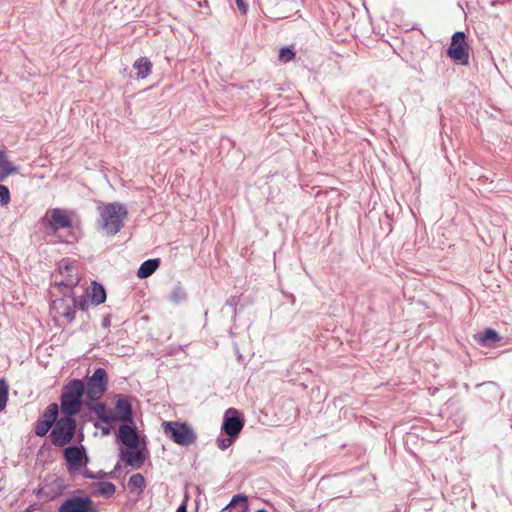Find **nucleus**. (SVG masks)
Here are the masks:
<instances>
[{
    "label": "nucleus",
    "mask_w": 512,
    "mask_h": 512,
    "mask_svg": "<svg viewBox=\"0 0 512 512\" xmlns=\"http://www.w3.org/2000/svg\"><path fill=\"white\" fill-rule=\"evenodd\" d=\"M75 432L76 421L73 416L63 415L53 426L49 438L54 446L64 447L72 441Z\"/></svg>",
    "instance_id": "4"
},
{
    "label": "nucleus",
    "mask_w": 512,
    "mask_h": 512,
    "mask_svg": "<svg viewBox=\"0 0 512 512\" xmlns=\"http://www.w3.org/2000/svg\"><path fill=\"white\" fill-rule=\"evenodd\" d=\"M94 412L102 422L106 424L114 423V416H112V410L108 409L104 403H97L94 407Z\"/></svg>",
    "instance_id": "19"
},
{
    "label": "nucleus",
    "mask_w": 512,
    "mask_h": 512,
    "mask_svg": "<svg viewBox=\"0 0 512 512\" xmlns=\"http://www.w3.org/2000/svg\"><path fill=\"white\" fill-rule=\"evenodd\" d=\"M43 220L47 223L50 234L55 237H60L58 234L60 230H69L72 227V220L70 216L66 210L61 208L48 210Z\"/></svg>",
    "instance_id": "6"
},
{
    "label": "nucleus",
    "mask_w": 512,
    "mask_h": 512,
    "mask_svg": "<svg viewBox=\"0 0 512 512\" xmlns=\"http://www.w3.org/2000/svg\"><path fill=\"white\" fill-rule=\"evenodd\" d=\"M85 394V384L82 380L69 381L63 388L61 395V412L63 415L75 416L82 408V397Z\"/></svg>",
    "instance_id": "2"
},
{
    "label": "nucleus",
    "mask_w": 512,
    "mask_h": 512,
    "mask_svg": "<svg viewBox=\"0 0 512 512\" xmlns=\"http://www.w3.org/2000/svg\"><path fill=\"white\" fill-rule=\"evenodd\" d=\"M162 427L165 435L177 445L188 447L197 440L196 432L185 422L164 421Z\"/></svg>",
    "instance_id": "3"
},
{
    "label": "nucleus",
    "mask_w": 512,
    "mask_h": 512,
    "mask_svg": "<svg viewBox=\"0 0 512 512\" xmlns=\"http://www.w3.org/2000/svg\"><path fill=\"white\" fill-rule=\"evenodd\" d=\"M244 426L240 412L235 408H228L224 413L222 430L227 436L237 437Z\"/></svg>",
    "instance_id": "8"
},
{
    "label": "nucleus",
    "mask_w": 512,
    "mask_h": 512,
    "mask_svg": "<svg viewBox=\"0 0 512 512\" xmlns=\"http://www.w3.org/2000/svg\"><path fill=\"white\" fill-rule=\"evenodd\" d=\"M8 176L9 175H6V173L4 171L0 170V182L5 181Z\"/></svg>",
    "instance_id": "35"
},
{
    "label": "nucleus",
    "mask_w": 512,
    "mask_h": 512,
    "mask_svg": "<svg viewBox=\"0 0 512 512\" xmlns=\"http://www.w3.org/2000/svg\"><path fill=\"white\" fill-rule=\"evenodd\" d=\"M121 459L127 465H130L134 468H140L144 463V455L142 451L137 448L121 450Z\"/></svg>",
    "instance_id": "15"
},
{
    "label": "nucleus",
    "mask_w": 512,
    "mask_h": 512,
    "mask_svg": "<svg viewBox=\"0 0 512 512\" xmlns=\"http://www.w3.org/2000/svg\"><path fill=\"white\" fill-rule=\"evenodd\" d=\"M500 340V335L492 328H487L480 336V343L483 346H488L490 343Z\"/></svg>",
    "instance_id": "22"
},
{
    "label": "nucleus",
    "mask_w": 512,
    "mask_h": 512,
    "mask_svg": "<svg viewBox=\"0 0 512 512\" xmlns=\"http://www.w3.org/2000/svg\"><path fill=\"white\" fill-rule=\"evenodd\" d=\"M10 192L9 189L5 186L0 184V206H6L10 202Z\"/></svg>",
    "instance_id": "28"
},
{
    "label": "nucleus",
    "mask_w": 512,
    "mask_h": 512,
    "mask_svg": "<svg viewBox=\"0 0 512 512\" xmlns=\"http://www.w3.org/2000/svg\"><path fill=\"white\" fill-rule=\"evenodd\" d=\"M51 312L56 317H64L71 322L75 318L76 301H71V297L55 299L51 304Z\"/></svg>",
    "instance_id": "12"
},
{
    "label": "nucleus",
    "mask_w": 512,
    "mask_h": 512,
    "mask_svg": "<svg viewBox=\"0 0 512 512\" xmlns=\"http://www.w3.org/2000/svg\"><path fill=\"white\" fill-rule=\"evenodd\" d=\"M102 434L103 435H109L110 434V429L109 428H102Z\"/></svg>",
    "instance_id": "36"
},
{
    "label": "nucleus",
    "mask_w": 512,
    "mask_h": 512,
    "mask_svg": "<svg viewBox=\"0 0 512 512\" xmlns=\"http://www.w3.org/2000/svg\"><path fill=\"white\" fill-rule=\"evenodd\" d=\"M235 440V437H226V438H217V446L221 450H226L228 447H230Z\"/></svg>",
    "instance_id": "29"
},
{
    "label": "nucleus",
    "mask_w": 512,
    "mask_h": 512,
    "mask_svg": "<svg viewBox=\"0 0 512 512\" xmlns=\"http://www.w3.org/2000/svg\"><path fill=\"white\" fill-rule=\"evenodd\" d=\"M0 170L4 171L6 175H11L18 171V167L8 160L4 151H0Z\"/></svg>",
    "instance_id": "23"
},
{
    "label": "nucleus",
    "mask_w": 512,
    "mask_h": 512,
    "mask_svg": "<svg viewBox=\"0 0 512 512\" xmlns=\"http://www.w3.org/2000/svg\"><path fill=\"white\" fill-rule=\"evenodd\" d=\"M295 57V53L287 47H283L279 53V60L283 63L290 62Z\"/></svg>",
    "instance_id": "27"
},
{
    "label": "nucleus",
    "mask_w": 512,
    "mask_h": 512,
    "mask_svg": "<svg viewBox=\"0 0 512 512\" xmlns=\"http://www.w3.org/2000/svg\"><path fill=\"white\" fill-rule=\"evenodd\" d=\"M112 416H114V422L121 421L129 424L133 423L132 407L127 396L118 395L116 397Z\"/></svg>",
    "instance_id": "13"
},
{
    "label": "nucleus",
    "mask_w": 512,
    "mask_h": 512,
    "mask_svg": "<svg viewBox=\"0 0 512 512\" xmlns=\"http://www.w3.org/2000/svg\"><path fill=\"white\" fill-rule=\"evenodd\" d=\"M87 296L94 305H100L106 300L105 289L97 282H92L90 288L87 290Z\"/></svg>",
    "instance_id": "16"
},
{
    "label": "nucleus",
    "mask_w": 512,
    "mask_h": 512,
    "mask_svg": "<svg viewBox=\"0 0 512 512\" xmlns=\"http://www.w3.org/2000/svg\"><path fill=\"white\" fill-rule=\"evenodd\" d=\"M176 512H187L186 504H181V505L177 508Z\"/></svg>",
    "instance_id": "34"
},
{
    "label": "nucleus",
    "mask_w": 512,
    "mask_h": 512,
    "mask_svg": "<svg viewBox=\"0 0 512 512\" xmlns=\"http://www.w3.org/2000/svg\"><path fill=\"white\" fill-rule=\"evenodd\" d=\"M256 512H267L265 509H259Z\"/></svg>",
    "instance_id": "39"
},
{
    "label": "nucleus",
    "mask_w": 512,
    "mask_h": 512,
    "mask_svg": "<svg viewBox=\"0 0 512 512\" xmlns=\"http://www.w3.org/2000/svg\"><path fill=\"white\" fill-rule=\"evenodd\" d=\"M64 459L67 462L69 471H78L88 463L86 449L82 445L65 448Z\"/></svg>",
    "instance_id": "9"
},
{
    "label": "nucleus",
    "mask_w": 512,
    "mask_h": 512,
    "mask_svg": "<svg viewBox=\"0 0 512 512\" xmlns=\"http://www.w3.org/2000/svg\"><path fill=\"white\" fill-rule=\"evenodd\" d=\"M236 4H237L238 9H239L243 14H245V13L247 12L248 6H247V4L244 2V0H236Z\"/></svg>",
    "instance_id": "32"
},
{
    "label": "nucleus",
    "mask_w": 512,
    "mask_h": 512,
    "mask_svg": "<svg viewBox=\"0 0 512 512\" xmlns=\"http://www.w3.org/2000/svg\"><path fill=\"white\" fill-rule=\"evenodd\" d=\"M75 239H76L75 236L71 235L70 238L69 239H65L64 242L70 243V242L74 241Z\"/></svg>",
    "instance_id": "37"
},
{
    "label": "nucleus",
    "mask_w": 512,
    "mask_h": 512,
    "mask_svg": "<svg viewBox=\"0 0 512 512\" xmlns=\"http://www.w3.org/2000/svg\"><path fill=\"white\" fill-rule=\"evenodd\" d=\"M447 54L457 64L467 65L469 63L468 44L464 32L458 31L452 35Z\"/></svg>",
    "instance_id": "7"
},
{
    "label": "nucleus",
    "mask_w": 512,
    "mask_h": 512,
    "mask_svg": "<svg viewBox=\"0 0 512 512\" xmlns=\"http://www.w3.org/2000/svg\"><path fill=\"white\" fill-rule=\"evenodd\" d=\"M159 265H160L159 259L146 260L140 265V267L137 271V276L140 279L147 278V277L151 276L157 270Z\"/></svg>",
    "instance_id": "18"
},
{
    "label": "nucleus",
    "mask_w": 512,
    "mask_h": 512,
    "mask_svg": "<svg viewBox=\"0 0 512 512\" xmlns=\"http://www.w3.org/2000/svg\"><path fill=\"white\" fill-rule=\"evenodd\" d=\"M52 428L53 427L50 425V422L38 419L37 422L35 423L34 432L37 436L43 437Z\"/></svg>",
    "instance_id": "25"
},
{
    "label": "nucleus",
    "mask_w": 512,
    "mask_h": 512,
    "mask_svg": "<svg viewBox=\"0 0 512 512\" xmlns=\"http://www.w3.org/2000/svg\"><path fill=\"white\" fill-rule=\"evenodd\" d=\"M108 375L104 368H97L93 375L88 377L85 385V394L92 401L99 400L107 390Z\"/></svg>",
    "instance_id": "5"
},
{
    "label": "nucleus",
    "mask_w": 512,
    "mask_h": 512,
    "mask_svg": "<svg viewBox=\"0 0 512 512\" xmlns=\"http://www.w3.org/2000/svg\"><path fill=\"white\" fill-rule=\"evenodd\" d=\"M9 386L4 379H0V412H2L8 401Z\"/></svg>",
    "instance_id": "24"
},
{
    "label": "nucleus",
    "mask_w": 512,
    "mask_h": 512,
    "mask_svg": "<svg viewBox=\"0 0 512 512\" xmlns=\"http://www.w3.org/2000/svg\"><path fill=\"white\" fill-rule=\"evenodd\" d=\"M83 476L87 479H96L97 476L94 475L90 470L86 469L84 472H83Z\"/></svg>",
    "instance_id": "33"
},
{
    "label": "nucleus",
    "mask_w": 512,
    "mask_h": 512,
    "mask_svg": "<svg viewBox=\"0 0 512 512\" xmlns=\"http://www.w3.org/2000/svg\"><path fill=\"white\" fill-rule=\"evenodd\" d=\"M59 273L62 276L60 285L67 288H74L78 285L80 278L77 267L69 259H62L59 263Z\"/></svg>",
    "instance_id": "11"
},
{
    "label": "nucleus",
    "mask_w": 512,
    "mask_h": 512,
    "mask_svg": "<svg viewBox=\"0 0 512 512\" xmlns=\"http://www.w3.org/2000/svg\"><path fill=\"white\" fill-rule=\"evenodd\" d=\"M133 68L137 79H145L151 74L152 63L147 57H140L134 62Z\"/></svg>",
    "instance_id": "17"
},
{
    "label": "nucleus",
    "mask_w": 512,
    "mask_h": 512,
    "mask_svg": "<svg viewBox=\"0 0 512 512\" xmlns=\"http://www.w3.org/2000/svg\"><path fill=\"white\" fill-rule=\"evenodd\" d=\"M172 298L175 300V301H178L179 299V294H177V292L175 291L172 295Z\"/></svg>",
    "instance_id": "38"
},
{
    "label": "nucleus",
    "mask_w": 512,
    "mask_h": 512,
    "mask_svg": "<svg viewBox=\"0 0 512 512\" xmlns=\"http://www.w3.org/2000/svg\"><path fill=\"white\" fill-rule=\"evenodd\" d=\"M58 512H95L92 500L87 496H73L66 499L58 508Z\"/></svg>",
    "instance_id": "10"
},
{
    "label": "nucleus",
    "mask_w": 512,
    "mask_h": 512,
    "mask_svg": "<svg viewBox=\"0 0 512 512\" xmlns=\"http://www.w3.org/2000/svg\"><path fill=\"white\" fill-rule=\"evenodd\" d=\"M98 489L101 495L109 497L115 493L116 487L111 482H100Z\"/></svg>",
    "instance_id": "26"
},
{
    "label": "nucleus",
    "mask_w": 512,
    "mask_h": 512,
    "mask_svg": "<svg viewBox=\"0 0 512 512\" xmlns=\"http://www.w3.org/2000/svg\"><path fill=\"white\" fill-rule=\"evenodd\" d=\"M97 210L99 213L98 227L106 235L114 236L123 228L128 215L126 205L120 202L103 203L97 207Z\"/></svg>",
    "instance_id": "1"
},
{
    "label": "nucleus",
    "mask_w": 512,
    "mask_h": 512,
    "mask_svg": "<svg viewBox=\"0 0 512 512\" xmlns=\"http://www.w3.org/2000/svg\"><path fill=\"white\" fill-rule=\"evenodd\" d=\"M128 487L131 491L143 492L145 489V478L142 474L136 473L129 478Z\"/></svg>",
    "instance_id": "21"
},
{
    "label": "nucleus",
    "mask_w": 512,
    "mask_h": 512,
    "mask_svg": "<svg viewBox=\"0 0 512 512\" xmlns=\"http://www.w3.org/2000/svg\"><path fill=\"white\" fill-rule=\"evenodd\" d=\"M71 301H76V309L86 310L89 306V300L86 296H80L78 298L71 297Z\"/></svg>",
    "instance_id": "30"
},
{
    "label": "nucleus",
    "mask_w": 512,
    "mask_h": 512,
    "mask_svg": "<svg viewBox=\"0 0 512 512\" xmlns=\"http://www.w3.org/2000/svg\"><path fill=\"white\" fill-rule=\"evenodd\" d=\"M239 502H241L246 507L247 497L244 496V495H241V494H237V495L233 496L232 500L226 506V508L232 507V506L236 505Z\"/></svg>",
    "instance_id": "31"
},
{
    "label": "nucleus",
    "mask_w": 512,
    "mask_h": 512,
    "mask_svg": "<svg viewBox=\"0 0 512 512\" xmlns=\"http://www.w3.org/2000/svg\"><path fill=\"white\" fill-rule=\"evenodd\" d=\"M118 437L120 441L129 448H137L139 444L138 434L131 425L124 424L120 426Z\"/></svg>",
    "instance_id": "14"
},
{
    "label": "nucleus",
    "mask_w": 512,
    "mask_h": 512,
    "mask_svg": "<svg viewBox=\"0 0 512 512\" xmlns=\"http://www.w3.org/2000/svg\"><path fill=\"white\" fill-rule=\"evenodd\" d=\"M58 414L59 406L56 403H50L39 419L50 422V425L53 427L58 421Z\"/></svg>",
    "instance_id": "20"
}]
</instances>
